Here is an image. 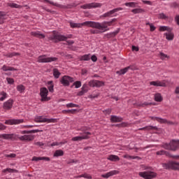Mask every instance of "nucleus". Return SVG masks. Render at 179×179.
Listing matches in <instances>:
<instances>
[{"label": "nucleus", "mask_w": 179, "mask_h": 179, "mask_svg": "<svg viewBox=\"0 0 179 179\" xmlns=\"http://www.w3.org/2000/svg\"><path fill=\"white\" fill-rule=\"evenodd\" d=\"M162 167L166 170H175L179 171V162L171 161L167 163H162Z\"/></svg>", "instance_id": "obj_4"}, {"label": "nucleus", "mask_w": 179, "mask_h": 179, "mask_svg": "<svg viewBox=\"0 0 179 179\" xmlns=\"http://www.w3.org/2000/svg\"><path fill=\"white\" fill-rule=\"evenodd\" d=\"M57 119H54V118H51V119H48V118H44L43 120H39L40 122H57Z\"/></svg>", "instance_id": "obj_29"}, {"label": "nucleus", "mask_w": 179, "mask_h": 179, "mask_svg": "<svg viewBox=\"0 0 179 179\" xmlns=\"http://www.w3.org/2000/svg\"><path fill=\"white\" fill-rule=\"evenodd\" d=\"M111 111H113L111 108H108L106 110H103V113L105 115H110V114H111Z\"/></svg>", "instance_id": "obj_55"}, {"label": "nucleus", "mask_w": 179, "mask_h": 179, "mask_svg": "<svg viewBox=\"0 0 179 179\" xmlns=\"http://www.w3.org/2000/svg\"><path fill=\"white\" fill-rule=\"evenodd\" d=\"M123 120L124 119L120 116H110V122H122Z\"/></svg>", "instance_id": "obj_24"}, {"label": "nucleus", "mask_w": 179, "mask_h": 179, "mask_svg": "<svg viewBox=\"0 0 179 179\" xmlns=\"http://www.w3.org/2000/svg\"><path fill=\"white\" fill-rule=\"evenodd\" d=\"M125 6H129V8H136V3L135 2H129L124 3Z\"/></svg>", "instance_id": "obj_44"}, {"label": "nucleus", "mask_w": 179, "mask_h": 179, "mask_svg": "<svg viewBox=\"0 0 179 179\" xmlns=\"http://www.w3.org/2000/svg\"><path fill=\"white\" fill-rule=\"evenodd\" d=\"M58 61L57 57H45V55H41L38 57V62L39 63H48Z\"/></svg>", "instance_id": "obj_7"}, {"label": "nucleus", "mask_w": 179, "mask_h": 179, "mask_svg": "<svg viewBox=\"0 0 179 179\" xmlns=\"http://www.w3.org/2000/svg\"><path fill=\"white\" fill-rule=\"evenodd\" d=\"M20 141H27V142H31L34 141V136L33 135H24L19 137Z\"/></svg>", "instance_id": "obj_20"}, {"label": "nucleus", "mask_w": 179, "mask_h": 179, "mask_svg": "<svg viewBox=\"0 0 179 179\" xmlns=\"http://www.w3.org/2000/svg\"><path fill=\"white\" fill-rule=\"evenodd\" d=\"M140 131H143L145 129H147L148 131H150L152 129H154L155 131H157L158 128L157 127H153V126H147L145 127H143L141 129H139Z\"/></svg>", "instance_id": "obj_32"}, {"label": "nucleus", "mask_w": 179, "mask_h": 179, "mask_svg": "<svg viewBox=\"0 0 179 179\" xmlns=\"http://www.w3.org/2000/svg\"><path fill=\"white\" fill-rule=\"evenodd\" d=\"M25 87L23 85H17V90L20 93H23L24 92Z\"/></svg>", "instance_id": "obj_45"}, {"label": "nucleus", "mask_w": 179, "mask_h": 179, "mask_svg": "<svg viewBox=\"0 0 179 179\" xmlns=\"http://www.w3.org/2000/svg\"><path fill=\"white\" fill-rule=\"evenodd\" d=\"M23 119H10L5 121V124L7 125H17V124H22V122H24Z\"/></svg>", "instance_id": "obj_17"}, {"label": "nucleus", "mask_w": 179, "mask_h": 179, "mask_svg": "<svg viewBox=\"0 0 179 179\" xmlns=\"http://www.w3.org/2000/svg\"><path fill=\"white\" fill-rule=\"evenodd\" d=\"M68 38H72V34H69L67 36L64 35L57 34L55 31H53L52 35L49 36V39L52 41H54V43H59V41H66Z\"/></svg>", "instance_id": "obj_1"}, {"label": "nucleus", "mask_w": 179, "mask_h": 179, "mask_svg": "<svg viewBox=\"0 0 179 179\" xmlns=\"http://www.w3.org/2000/svg\"><path fill=\"white\" fill-rule=\"evenodd\" d=\"M90 22V21H87L83 23H75V22H70V27L72 29H79L82 27V26H87V27H90V25L86 23Z\"/></svg>", "instance_id": "obj_15"}, {"label": "nucleus", "mask_w": 179, "mask_h": 179, "mask_svg": "<svg viewBox=\"0 0 179 179\" xmlns=\"http://www.w3.org/2000/svg\"><path fill=\"white\" fill-rule=\"evenodd\" d=\"M5 157H10L11 159H13L16 157V154H10V155L6 154Z\"/></svg>", "instance_id": "obj_60"}, {"label": "nucleus", "mask_w": 179, "mask_h": 179, "mask_svg": "<svg viewBox=\"0 0 179 179\" xmlns=\"http://www.w3.org/2000/svg\"><path fill=\"white\" fill-rule=\"evenodd\" d=\"M64 143H66V141L64 142H54L51 144V146H59V145H64Z\"/></svg>", "instance_id": "obj_57"}, {"label": "nucleus", "mask_w": 179, "mask_h": 179, "mask_svg": "<svg viewBox=\"0 0 179 179\" xmlns=\"http://www.w3.org/2000/svg\"><path fill=\"white\" fill-rule=\"evenodd\" d=\"M171 8H179V4L177 2H173L171 4Z\"/></svg>", "instance_id": "obj_63"}, {"label": "nucleus", "mask_w": 179, "mask_h": 179, "mask_svg": "<svg viewBox=\"0 0 179 179\" xmlns=\"http://www.w3.org/2000/svg\"><path fill=\"white\" fill-rule=\"evenodd\" d=\"M88 85L90 87H102V86H104V82L97 80H92L88 83Z\"/></svg>", "instance_id": "obj_10"}, {"label": "nucleus", "mask_w": 179, "mask_h": 179, "mask_svg": "<svg viewBox=\"0 0 179 179\" xmlns=\"http://www.w3.org/2000/svg\"><path fill=\"white\" fill-rule=\"evenodd\" d=\"M48 90L50 92V93H52L54 92V84H52V81H48Z\"/></svg>", "instance_id": "obj_39"}, {"label": "nucleus", "mask_w": 179, "mask_h": 179, "mask_svg": "<svg viewBox=\"0 0 179 179\" xmlns=\"http://www.w3.org/2000/svg\"><path fill=\"white\" fill-rule=\"evenodd\" d=\"M152 103H149V102H144L142 103H137V107H146L148 106H152Z\"/></svg>", "instance_id": "obj_43"}, {"label": "nucleus", "mask_w": 179, "mask_h": 179, "mask_svg": "<svg viewBox=\"0 0 179 179\" xmlns=\"http://www.w3.org/2000/svg\"><path fill=\"white\" fill-rule=\"evenodd\" d=\"M120 28H118L115 31L106 34L104 37H106V38H113V37H115V36L120 33Z\"/></svg>", "instance_id": "obj_26"}, {"label": "nucleus", "mask_w": 179, "mask_h": 179, "mask_svg": "<svg viewBox=\"0 0 179 179\" xmlns=\"http://www.w3.org/2000/svg\"><path fill=\"white\" fill-rule=\"evenodd\" d=\"M0 139H10V141H16V139H17V136L13 134H0Z\"/></svg>", "instance_id": "obj_14"}, {"label": "nucleus", "mask_w": 179, "mask_h": 179, "mask_svg": "<svg viewBox=\"0 0 179 179\" xmlns=\"http://www.w3.org/2000/svg\"><path fill=\"white\" fill-rule=\"evenodd\" d=\"M6 80L8 85H13V83H15V80L12 78H7Z\"/></svg>", "instance_id": "obj_56"}, {"label": "nucleus", "mask_w": 179, "mask_h": 179, "mask_svg": "<svg viewBox=\"0 0 179 179\" xmlns=\"http://www.w3.org/2000/svg\"><path fill=\"white\" fill-rule=\"evenodd\" d=\"M17 55H20V53L13 52H10V53L7 54L6 55V57H7L8 58H12V57H16Z\"/></svg>", "instance_id": "obj_41"}, {"label": "nucleus", "mask_w": 179, "mask_h": 179, "mask_svg": "<svg viewBox=\"0 0 179 179\" xmlns=\"http://www.w3.org/2000/svg\"><path fill=\"white\" fill-rule=\"evenodd\" d=\"M73 86H75L76 89H79V87H80V86H82V82L76 81L73 83Z\"/></svg>", "instance_id": "obj_48"}, {"label": "nucleus", "mask_w": 179, "mask_h": 179, "mask_svg": "<svg viewBox=\"0 0 179 179\" xmlns=\"http://www.w3.org/2000/svg\"><path fill=\"white\" fill-rule=\"evenodd\" d=\"M84 134L85 136L73 137L71 138V141H73V142H76L78 141H83V139H89L90 137L88 136V135H92V133L89 131L84 132Z\"/></svg>", "instance_id": "obj_16"}, {"label": "nucleus", "mask_w": 179, "mask_h": 179, "mask_svg": "<svg viewBox=\"0 0 179 179\" xmlns=\"http://www.w3.org/2000/svg\"><path fill=\"white\" fill-rule=\"evenodd\" d=\"M81 9H92V8H101L100 3H91L83 5L80 6Z\"/></svg>", "instance_id": "obj_11"}, {"label": "nucleus", "mask_w": 179, "mask_h": 179, "mask_svg": "<svg viewBox=\"0 0 179 179\" xmlns=\"http://www.w3.org/2000/svg\"><path fill=\"white\" fill-rule=\"evenodd\" d=\"M66 106L67 107V108H72L73 107H79V105L70 103L66 104Z\"/></svg>", "instance_id": "obj_54"}, {"label": "nucleus", "mask_w": 179, "mask_h": 179, "mask_svg": "<svg viewBox=\"0 0 179 179\" xmlns=\"http://www.w3.org/2000/svg\"><path fill=\"white\" fill-rule=\"evenodd\" d=\"M5 16H6V13L3 11H0V24H3V20H5Z\"/></svg>", "instance_id": "obj_36"}, {"label": "nucleus", "mask_w": 179, "mask_h": 179, "mask_svg": "<svg viewBox=\"0 0 179 179\" xmlns=\"http://www.w3.org/2000/svg\"><path fill=\"white\" fill-rule=\"evenodd\" d=\"M90 31L91 34H99V33H103V31L96 29H91Z\"/></svg>", "instance_id": "obj_58"}, {"label": "nucleus", "mask_w": 179, "mask_h": 179, "mask_svg": "<svg viewBox=\"0 0 179 179\" xmlns=\"http://www.w3.org/2000/svg\"><path fill=\"white\" fill-rule=\"evenodd\" d=\"M86 24H89L90 27H92L93 29L101 30V31H103V33H104V31L110 30V29L108 28V25H107V23H106V22H103L101 24L100 22L90 21V22H86Z\"/></svg>", "instance_id": "obj_2"}, {"label": "nucleus", "mask_w": 179, "mask_h": 179, "mask_svg": "<svg viewBox=\"0 0 179 179\" xmlns=\"http://www.w3.org/2000/svg\"><path fill=\"white\" fill-rule=\"evenodd\" d=\"M122 8L121 7H119V8H115L112 10H110L106 13H104L103 15H102V17H113V13H115L116 12H118L119 10H122Z\"/></svg>", "instance_id": "obj_18"}, {"label": "nucleus", "mask_w": 179, "mask_h": 179, "mask_svg": "<svg viewBox=\"0 0 179 179\" xmlns=\"http://www.w3.org/2000/svg\"><path fill=\"white\" fill-rule=\"evenodd\" d=\"M59 156H64V151L62 150H57L54 153L55 157H59Z\"/></svg>", "instance_id": "obj_34"}, {"label": "nucleus", "mask_w": 179, "mask_h": 179, "mask_svg": "<svg viewBox=\"0 0 179 179\" xmlns=\"http://www.w3.org/2000/svg\"><path fill=\"white\" fill-rule=\"evenodd\" d=\"M80 61H90V54L81 56L80 57Z\"/></svg>", "instance_id": "obj_37"}, {"label": "nucleus", "mask_w": 179, "mask_h": 179, "mask_svg": "<svg viewBox=\"0 0 179 179\" xmlns=\"http://www.w3.org/2000/svg\"><path fill=\"white\" fill-rule=\"evenodd\" d=\"M40 96L41 97V101H50L51 100V98L47 96H48V90L45 87L41 88Z\"/></svg>", "instance_id": "obj_6"}, {"label": "nucleus", "mask_w": 179, "mask_h": 179, "mask_svg": "<svg viewBox=\"0 0 179 179\" xmlns=\"http://www.w3.org/2000/svg\"><path fill=\"white\" fill-rule=\"evenodd\" d=\"M59 82L63 86L67 87L69 86L71 83H73V82H75V79L69 76H64L61 78Z\"/></svg>", "instance_id": "obj_5"}, {"label": "nucleus", "mask_w": 179, "mask_h": 179, "mask_svg": "<svg viewBox=\"0 0 179 179\" xmlns=\"http://www.w3.org/2000/svg\"><path fill=\"white\" fill-rule=\"evenodd\" d=\"M83 177L84 178H87V179H92V177L90 176V174H87V173L83 174Z\"/></svg>", "instance_id": "obj_62"}, {"label": "nucleus", "mask_w": 179, "mask_h": 179, "mask_svg": "<svg viewBox=\"0 0 179 179\" xmlns=\"http://www.w3.org/2000/svg\"><path fill=\"white\" fill-rule=\"evenodd\" d=\"M159 55H160V59H162V61H164V59H166V58H167L168 59L170 58V56H169L163 52H160Z\"/></svg>", "instance_id": "obj_46"}, {"label": "nucleus", "mask_w": 179, "mask_h": 179, "mask_svg": "<svg viewBox=\"0 0 179 179\" xmlns=\"http://www.w3.org/2000/svg\"><path fill=\"white\" fill-rule=\"evenodd\" d=\"M159 19H164V20H166V19H169V17H167L164 13H160L159 15Z\"/></svg>", "instance_id": "obj_59"}, {"label": "nucleus", "mask_w": 179, "mask_h": 179, "mask_svg": "<svg viewBox=\"0 0 179 179\" xmlns=\"http://www.w3.org/2000/svg\"><path fill=\"white\" fill-rule=\"evenodd\" d=\"M43 2H46L47 3H50L53 6H56L57 8H60L61 9H71L72 8V5L68 4L67 6H64L59 4L58 3H54V1H51L50 0H43Z\"/></svg>", "instance_id": "obj_9"}, {"label": "nucleus", "mask_w": 179, "mask_h": 179, "mask_svg": "<svg viewBox=\"0 0 179 179\" xmlns=\"http://www.w3.org/2000/svg\"><path fill=\"white\" fill-rule=\"evenodd\" d=\"M155 101H158V102L163 101V97H162V94H155Z\"/></svg>", "instance_id": "obj_40"}, {"label": "nucleus", "mask_w": 179, "mask_h": 179, "mask_svg": "<svg viewBox=\"0 0 179 179\" xmlns=\"http://www.w3.org/2000/svg\"><path fill=\"white\" fill-rule=\"evenodd\" d=\"M131 12L133 13H134L135 15H136V13H145V12H146V10L143 8H134V9L131 10Z\"/></svg>", "instance_id": "obj_30"}, {"label": "nucleus", "mask_w": 179, "mask_h": 179, "mask_svg": "<svg viewBox=\"0 0 179 179\" xmlns=\"http://www.w3.org/2000/svg\"><path fill=\"white\" fill-rule=\"evenodd\" d=\"M31 36L34 37H37L38 38H45V35L40 33V31H31Z\"/></svg>", "instance_id": "obj_23"}, {"label": "nucleus", "mask_w": 179, "mask_h": 179, "mask_svg": "<svg viewBox=\"0 0 179 179\" xmlns=\"http://www.w3.org/2000/svg\"><path fill=\"white\" fill-rule=\"evenodd\" d=\"M156 155L158 156H162V155H165V156H167L168 157H171V155H170V152L165 151V150H160L156 152Z\"/></svg>", "instance_id": "obj_28"}, {"label": "nucleus", "mask_w": 179, "mask_h": 179, "mask_svg": "<svg viewBox=\"0 0 179 179\" xmlns=\"http://www.w3.org/2000/svg\"><path fill=\"white\" fill-rule=\"evenodd\" d=\"M119 173H120V171L114 170L101 175V177L103 178H109V177H113V176H115L116 174H119Z\"/></svg>", "instance_id": "obj_19"}, {"label": "nucleus", "mask_w": 179, "mask_h": 179, "mask_svg": "<svg viewBox=\"0 0 179 179\" xmlns=\"http://www.w3.org/2000/svg\"><path fill=\"white\" fill-rule=\"evenodd\" d=\"M77 112L76 109L64 110L62 111L63 114H76Z\"/></svg>", "instance_id": "obj_35"}, {"label": "nucleus", "mask_w": 179, "mask_h": 179, "mask_svg": "<svg viewBox=\"0 0 179 179\" xmlns=\"http://www.w3.org/2000/svg\"><path fill=\"white\" fill-rule=\"evenodd\" d=\"M88 91H89V90H84V89L81 88V91H80L77 94V96H83V94H85V93H87Z\"/></svg>", "instance_id": "obj_51"}, {"label": "nucleus", "mask_w": 179, "mask_h": 179, "mask_svg": "<svg viewBox=\"0 0 179 179\" xmlns=\"http://www.w3.org/2000/svg\"><path fill=\"white\" fill-rule=\"evenodd\" d=\"M67 164H72V163H78L79 161L77 159H69L66 161Z\"/></svg>", "instance_id": "obj_53"}, {"label": "nucleus", "mask_w": 179, "mask_h": 179, "mask_svg": "<svg viewBox=\"0 0 179 179\" xmlns=\"http://www.w3.org/2000/svg\"><path fill=\"white\" fill-rule=\"evenodd\" d=\"M1 96H2L1 98H0V101H3V100H5V99H6L8 94H6V92H1L0 93Z\"/></svg>", "instance_id": "obj_49"}, {"label": "nucleus", "mask_w": 179, "mask_h": 179, "mask_svg": "<svg viewBox=\"0 0 179 179\" xmlns=\"http://www.w3.org/2000/svg\"><path fill=\"white\" fill-rule=\"evenodd\" d=\"M13 99H8L7 101L4 102L3 104V108L6 111H9V110H12V107H13Z\"/></svg>", "instance_id": "obj_13"}, {"label": "nucleus", "mask_w": 179, "mask_h": 179, "mask_svg": "<svg viewBox=\"0 0 179 179\" xmlns=\"http://www.w3.org/2000/svg\"><path fill=\"white\" fill-rule=\"evenodd\" d=\"M151 120L154 121H157V122H159L160 124H168V125H174V122L171 121H168L166 119H163L158 117H151Z\"/></svg>", "instance_id": "obj_12"}, {"label": "nucleus", "mask_w": 179, "mask_h": 179, "mask_svg": "<svg viewBox=\"0 0 179 179\" xmlns=\"http://www.w3.org/2000/svg\"><path fill=\"white\" fill-rule=\"evenodd\" d=\"M90 59L92 62H97V56L94 55L90 57Z\"/></svg>", "instance_id": "obj_61"}, {"label": "nucleus", "mask_w": 179, "mask_h": 179, "mask_svg": "<svg viewBox=\"0 0 179 179\" xmlns=\"http://www.w3.org/2000/svg\"><path fill=\"white\" fill-rule=\"evenodd\" d=\"M39 160L50 162L51 159L48 157H33L32 158V162H38Z\"/></svg>", "instance_id": "obj_25"}, {"label": "nucleus", "mask_w": 179, "mask_h": 179, "mask_svg": "<svg viewBox=\"0 0 179 179\" xmlns=\"http://www.w3.org/2000/svg\"><path fill=\"white\" fill-rule=\"evenodd\" d=\"M115 22H117V18H113L109 22H106V23L108 26H114V23H115Z\"/></svg>", "instance_id": "obj_47"}, {"label": "nucleus", "mask_w": 179, "mask_h": 179, "mask_svg": "<svg viewBox=\"0 0 179 179\" xmlns=\"http://www.w3.org/2000/svg\"><path fill=\"white\" fill-rule=\"evenodd\" d=\"M9 6H10V8H15L17 9H20V8H22V6L16 4L15 3H10Z\"/></svg>", "instance_id": "obj_52"}, {"label": "nucleus", "mask_w": 179, "mask_h": 179, "mask_svg": "<svg viewBox=\"0 0 179 179\" xmlns=\"http://www.w3.org/2000/svg\"><path fill=\"white\" fill-rule=\"evenodd\" d=\"M171 28L166 26H161L159 29V31H170Z\"/></svg>", "instance_id": "obj_42"}, {"label": "nucleus", "mask_w": 179, "mask_h": 179, "mask_svg": "<svg viewBox=\"0 0 179 179\" xmlns=\"http://www.w3.org/2000/svg\"><path fill=\"white\" fill-rule=\"evenodd\" d=\"M139 176L140 177H142L143 178H145V179H152V178H156V177L157 176V173L152 171L140 172Z\"/></svg>", "instance_id": "obj_8"}, {"label": "nucleus", "mask_w": 179, "mask_h": 179, "mask_svg": "<svg viewBox=\"0 0 179 179\" xmlns=\"http://www.w3.org/2000/svg\"><path fill=\"white\" fill-rule=\"evenodd\" d=\"M162 148L166 150H172V152H176L179 149L178 140H172L169 143H164L162 145Z\"/></svg>", "instance_id": "obj_3"}, {"label": "nucleus", "mask_w": 179, "mask_h": 179, "mask_svg": "<svg viewBox=\"0 0 179 179\" xmlns=\"http://www.w3.org/2000/svg\"><path fill=\"white\" fill-rule=\"evenodd\" d=\"M127 125H128V124L126 122H122L121 124H113L112 126L117 127V128H122V127H127Z\"/></svg>", "instance_id": "obj_50"}, {"label": "nucleus", "mask_w": 179, "mask_h": 179, "mask_svg": "<svg viewBox=\"0 0 179 179\" xmlns=\"http://www.w3.org/2000/svg\"><path fill=\"white\" fill-rule=\"evenodd\" d=\"M129 69H131V66H127L123 69H121L120 71H117V73H118V75H124V73L128 72Z\"/></svg>", "instance_id": "obj_31"}, {"label": "nucleus", "mask_w": 179, "mask_h": 179, "mask_svg": "<svg viewBox=\"0 0 179 179\" xmlns=\"http://www.w3.org/2000/svg\"><path fill=\"white\" fill-rule=\"evenodd\" d=\"M164 35L166 36V38L169 41H171L172 40H174V33H173L172 28L170 29V31H169L167 33H165Z\"/></svg>", "instance_id": "obj_21"}, {"label": "nucleus", "mask_w": 179, "mask_h": 179, "mask_svg": "<svg viewBox=\"0 0 179 179\" xmlns=\"http://www.w3.org/2000/svg\"><path fill=\"white\" fill-rule=\"evenodd\" d=\"M3 173H19V171L16 169H12L10 168H7L2 171Z\"/></svg>", "instance_id": "obj_38"}, {"label": "nucleus", "mask_w": 179, "mask_h": 179, "mask_svg": "<svg viewBox=\"0 0 179 179\" xmlns=\"http://www.w3.org/2000/svg\"><path fill=\"white\" fill-rule=\"evenodd\" d=\"M53 76L55 78V79H58L59 76H61V73L58 69H53Z\"/></svg>", "instance_id": "obj_33"}, {"label": "nucleus", "mask_w": 179, "mask_h": 179, "mask_svg": "<svg viewBox=\"0 0 179 179\" xmlns=\"http://www.w3.org/2000/svg\"><path fill=\"white\" fill-rule=\"evenodd\" d=\"M108 160L110 162H120V157L117 155H110L108 157Z\"/></svg>", "instance_id": "obj_27"}, {"label": "nucleus", "mask_w": 179, "mask_h": 179, "mask_svg": "<svg viewBox=\"0 0 179 179\" xmlns=\"http://www.w3.org/2000/svg\"><path fill=\"white\" fill-rule=\"evenodd\" d=\"M155 30H156V27H155V25H153V24H150V31H155Z\"/></svg>", "instance_id": "obj_64"}, {"label": "nucleus", "mask_w": 179, "mask_h": 179, "mask_svg": "<svg viewBox=\"0 0 179 179\" xmlns=\"http://www.w3.org/2000/svg\"><path fill=\"white\" fill-rule=\"evenodd\" d=\"M151 86H156L157 87H166V83H163L161 81H152L150 83Z\"/></svg>", "instance_id": "obj_22"}]
</instances>
